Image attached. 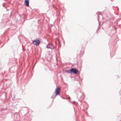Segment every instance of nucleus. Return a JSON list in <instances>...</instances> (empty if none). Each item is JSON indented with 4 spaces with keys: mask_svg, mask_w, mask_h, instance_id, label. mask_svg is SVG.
<instances>
[{
    "mask_svg": "<svg viewBox=\"0 0 121 121\" xmlns=\"http://www.w3.org/2000/svg\"><path fill=\"white\" fill-rule=\"evenodd\" d=\"M60 89L59 87H57L55 91V93L56 94V95H55V93H53L51 98H54L56 95H59Z\"/></svg>",
    "mask_w": 121,
    "mask_h": 121,
    "instance_id": "obj_1",
    "label": "nucleus"
},
{
    "mask_svg": "<svg viewBox=\"0 0 121 121\" xmlns=\"http://www.w3.org/2000/svg\"><path fill=\"white\" fill-rule=\"evenodd\" d=\"M70 72L71 74L73 73L74 74H77L78 72V71L76 68H72L70 69Z\"/></svg>",
    "mask_w": 121,
    "mask_h": 121,
    "instance_id": "obj_2",
    "label": "nucleus"
},
{
    "mask_svg": "<svg viewBox=\"0 0 121 121\" xmlns=\"http://www.w3.org/2000/svg\"><path fill=\"white\" fill-rule=\"evenodd\" d=\"M33 43L36 45H38L40 43V41L39 40H36L32 41Z\"/></svg>",
    "mask_w": 121,
    "mask_h": 121,
    "instance_id": "obj_3",
    "label": "nucleus"
},
{
    "mask_svg": "<svg viewBox=\"0 0 121 121\" xmlns=\"http://www.w3.org/2000/svg\"><path fill=\"white\" fill-rule=\"evenodd\" d=\"M24 4L27 7L29 6V0H25Z\"/></svg>",
    "mask_w": 121,
    "mask_h": 121,
    "instance_id": "obj_4",
    "label": "nucleus"
},
{
    "mask_svg": "<svg viewBox=\"0 0 121 121\" xmlns=\"http://www.w3.org/2000/svg\"><path fill=\"white\" fill-rule=\"evenodd\" d=\"M65 72L69 74L70 73L71 74V73L70 72V70H66L65 71Z\"/></svg>",
    "mask_w": 121,
    "mask_h": 121,
    "instance_id": "obj_5",
    "label": "nucleus"
},
{
    "mask_svg": "<svg viewBox=\"0 0 121 121\" xmlns=\"http://www.w3.org/2000/svg\"><path fill=\"white\" fill-rule=\"evenodd\" d=\"M46 47L48 48L52 49V48L50 47V45L48 44L46 46Z\"/></svg>",
    "mask_w": 121,
    "mask_h": 121,
    "instance_id": "obj_6",
    "label": "nucleus"
},
{
    "mask_svg": "<svg viewBox=\"0 0 121 121\" xmlns=\"http://www.w3.org/2000/svg\"><path fill=\"white\" fill-rule=\"evenodd\" d=\"M50 44V47H51V46H52L53 45V44L52 43H49L48 44Z\"/></svg>",
    "mask_w": 121,
    "mask_h": 121,
    "instance_id": "obj_7",
    "label": "nucleus"
},
{
    "mask_svg": "<svg viewBox=\"0 0 121 121\" xmlns=\"http://www.w3.org/2000/svg\"><path fill=\"white\" fill-rule=\"evenodd\" d=\"M4 4H3V7H5V8H6V6H4Z\"/></svg>",
    "mask_w": 121,
    "mask_h": 121,
    "instance_id": "obj_8",
    "label": "nucleus"
},
{
    "mask_svg": "<svg viewBox=\"0 0 121 121\" xmlns=\"http://www.w3.org/2000/svg\"><path fill=\"white\" fill-rule=\"evenodd\" d=\"M15 96L14 95V96H13V98H15Z\"/></svg>",
    "mask_w": 121,
    "mask_h": 121,
    "instance_id": "obj_9",
    "label": "nucleus"
},
{
    "mask_svg": "<svg viewBox=\"0 0 121 121\" xmlns=\"http://www.w3.org/2000/svg\"><path fill=\"white\" fill-rule=\"evenodd\" d=\"M62 98H63V99H65V98L63 97H62Z\"/></svg>",
    "mask_w": 121,
    "mask_h": 121,
    "instance_id": "obj_10",
    "label": "nucleus"
},
{
    "mask_svg": "<svg viewBox=\"0 0 121 121\" xmlns=\"http://www.w3.org/2000/svg\"><path fill=\"white\" fill-rule=\"evenodd\" d=\"M82 95L83 96L84 95V94H82Z\"/></svg>",
    "mask_w": 121,
    "mask_h": 121,
    "instance_id": "obj_11",
    "label": "nucleus"
}]
</instances>
